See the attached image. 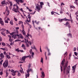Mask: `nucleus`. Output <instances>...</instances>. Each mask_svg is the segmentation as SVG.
Returning <instances> with one entry per match:
<instances>
[{"mask_svg": "<svg viewBox=\"0 0 78 78\" xmlns=\"http://www.w3.org/2000/svg\"><path fill=\"white\" fill-rule=\"evenodd\" d=\"M27 56V58H28L29 57L30 59H31V56L30 55H28V56Z\"/></svg>", "mask_w": 78, "mask_h": 78, "instance_id": "nucleus-55", "label": "nucleus"}, {"mask_svg": "<svg viewBox=\"0 0 78 78\" xmlns=\"http://www.w3.org/2000/svg\"><path fill=\"white\" fill-rule=\"evenodd\" d=\"M65 20V19L64 18L63 19H58V21L60 22H62L63 21V20Z\"/></svg>", "mask_w": 78, "mask_h": 78, "instance_id": "nucleus-20", "label": "nucleus"}, {"mask_svg": "<svg viewBox=\"0 0 78 78\" xmlns=\"http://www.w3.org/2000/svg\"><path fill=\"white\" fill-rule=\"evenodd\" d=\"M9 33V30H6V34H8Z\"/></svg>", "mask_w": 78, "mask_h": 78, "instance_id": "nucleus-57", "label": "nucleus"}, {"mask_svg": "<svg viewBox=\"0 0 78 78\" xmlns=\"http://www.w3.org/2000/svg\"><path fill=\"white\" fill-rule=\"evenodd\" d=\"M13 38L15 39H16V38H17V34H16V35H14Z\"/></svg>", "mask_w": 78, "mask_h": 78, "instance_id": "nucleus-30", "label": "nucleus"}, {"mask_svg": "<svg viewBox=\"0 0 78 78\" xmlns=\"http://www.w3.org/2000/svg\"><path fill=\"white\" fill-rule=\"evenodd\" d=\"M35 23H36V24H37V25H38L39 24V21L37 22L36 21H35Z\"/></svg>", "mask_w": 78, "mask_h": 78, "instance_id": "nucleus-54", "label": "nucleus"}, {"mask_svg": "<svg viewBox=\"0 0 78 78\" xmlns=\"http://www.w3.org/2000/svg\"><path fill=\"white\" fill-rule=\"evenodd\" d=\"M41 62H42V63H43V58H41Z\"/></svg>", "mask_w": 78, "mask_h": 78, "instance_id": "nucleus-45", "label": "nucleus"}, {"mask_svg": "<svg viewBox=\"0 0 78 78\" xmlns=\"http://www.w3.org/2000/svg\"><path fill=\"white\" fill-rule=\"evenodd\" d=\"M44 54H45V59L46 60H47V56H46V52H45Z\"/></svg>", "mask_w": 78, "mask_h": 78, "instance_id": "nucleus-60", "label": "nucleus"}, {"mask_svg": "<svg viewBox=\"0 0 78 78\" xmlns=\"http://www.w3.org/2000/svg\"><path fill=\"white\" fill-rule=\"evenodd\" d=\"M3 66L4 67H7L8 66V62L6 61L5 62L4 64H3Z\"/></svg>", "mask_w": 78, "mask_h": 78, "instance_id": "nucleus-2", "label": "nucleus"}, {"mask_svg": "<svg viewBox=\"0 0 78 78\" xmlns=\"http://www.w3.org/2000/svg\"><path fill=\"white\" fill-rule=\"evenodd\" d=\"M9 3L10 6H12V2H9Z\"/></svg>", "mask_w": 78, "mask_h": 78, "instance_id": "nucleus-36", "label": "nucleus"}, {"mask_svg": "<svg viewBox=\"0 0 78 78\" xmlns=\"http://www.w3.org/2000/svg\"><path fill=\"white\" fill-rule=\"evenodd\" d=\"M21 25V27H22V30L24 29V25H23V24H22Z\"/></svg>", "mask_w": 78, "mask_h": 78, "instance_id": "nucleus-32", "label": "nucleus"}, {"mask_svg": "<svg viewBox=\"0 0 78 78\" xmlns=\"http://www.w3.org/2000/svg\"><path fill=\"white\" fill-rule=\"evenodd\" d=\"M0 24H1L2 26L4 25V22L2 20V19L0 18Z\"/></svg>", "mask_w": 78, "mask_h": 78, "instance_id": "nucleus-5", "label": "nucleus"}, {"mask_svg": "<svg viewBox=\"0 0 78 78\" xmlns=\"http://www.w3.org/2000/svg\"><path fill=\"white\" fill-rule=\"evenodd\" d=\"M74 54L76 56H78V53H76V52H74Z\"/></svg>", "mask_w": 78, "mask_h": 78, "instance_id": "nucleus-48", "label": "nucleus"}, {"mask_svg": "<svg viewBox=\"0 0 78 78\" xmlns=\"http://www.w3.org/2000/svg\"><path fill=\"white\" fill-rule=\"evenodd\" d=\"M1 4L2 5H4V4H6V5H7V4H6V1L5 0H4L2 1L1 2Z\"/></svg>", "mask_w": 78, "mask_h": 78, "instance_id": "nucleus-19", "label": "nucleus"}, {"mask_svg": "<svg viewBox=\"0 0 78 78\" xmlns=\"http://www.w3.org/2000/svg\"><path fill=\"white\" fill-rule=\"evenodd\" d=\"M15 51H17L18 52H19L20 50H19V48H17L16 49Z\"/></svg>", "mask_w": 78, "mask_h": 78, "instance_id": "nucleus-29", "label": "nucleus"}, {"mask_svg": "<svg viewBox=\"0 0 78 78\" xmlns=\"http://www.w3.org/2000/svg\"><path fill=\"white\" fill-rule=\"evenodd\" d=\"M74 3H75V4H76V5H78V2H77V1L75 2H74Z\"/></svg>", "mask_w": 78, "mask_h": 78, "instance_id": "nucleus-42", "label": "nucleus"}, {"mask_svg": "<svg viewBox=\"0 0 78 78\" xmlns=\"http://www.w3.org/2000/svg\"><path fill=\"white\" fill-rule=\"evenodd\" d=\"M70 17H71L70 18V21L71 23H73V20L72 19V17H71V16H70Z\"/></svg>", "mask_w": 78, "mask_h": 78, "instance_id": "nucleus-37", "label": "nucleus"}, {"mask_svg": "<svg viewBox=\"0 0 78 78\" xmlns=\"http://www.w3.org/2000/svg\"><path fill=\"white\" fill-rule=\"evenodd\" d=\"M30 67H31V64H30V63H29L28 66V68H30Z\"/></svg>", "mask_w": 78, "mask_h": 78, "instance_id": "nucleus-56", "label": "nucleus"}, {"mask_svg": "<svg viewBox=\"0 0 78 78\" xmlns=\"http://www.w3.org/2000/svg\"><path fill=\"white\" fill-rule=\"evenodd\" d=\"M64 19L65 20H66V21H67V20L68 21H70V19H66V18H65Z\"/></svg>", "mask_w": 78, "mask_h": 78, "instance_id": "nucleus-38", "label": "nucleus"}, {"mask_svg": "<svg viewBox=\"0 0 78 78\" xmlns=\"http://www.w3.org/2000/svg\"><path fill=\"white\" fill-rule=\"evenodd\" d=\"M17 36L18 37H19L18 39H20H20H23V36H22V34H21L19 35H17Z\"/></svg>", "mask_w": 78, "mask_h": 78, "instance_id": "nucleus-10", "label": "nucleus"}, {"mask_svg": "<svg viewBox=\"0 0 78 78\" xmlns=\"http://www.w3.org/2000/svg\"><path fill=\"white\" fill-rule=\"evenodd\" d=\"M33 56H34V53L32 52V57L33 58Z\"/></svg>", "mask_w": 78, "mask_h": 78, "instance_id": "nucleus-53", "label": "nucleus"}, {"mask_svg": "<svg viewBox=\"0 0 78 78\" xmlns=\"http://www.w3.org/2000/svg\"><path fill=\"white\" fill-rule=\"evenodd\" d=\"M3 53H4V54L5 55H6V56L8 55L6 53V51H5L4 52H3Z\"/></svg>", "mask_w": 78, "mask_h": 78, "instance_id": "nucleus-46", "label": "nucleus"}, {"mask_svg": "<svg viewBox=\"0 0 78 78\" xmlns=\"http://www.w3.org/2000/svg\"><path fill=\"white\" fill-rule=\"evenodd\" d=\"M13 41V40L11 38H9V42H12V41Z\"/></svg>", "mask_w": 78, "mask_h": 78, "instance_id": "nucleus-31", "label": "nucleus"}, {"mask_svg": "<svg viewBox=\"0 0 78 78\" xmlns=\"http://www.w3.org/2000/svg\"><path fill=\"white\" fill-rule=\"evenodd\" d=\"M22 32H23V35H25V30H24V29H22Z\"/></svg>", "mask_w": 78, "mask_h": 78, "instance_id": "nucleus-23", "label": "nucleus"}, {"mask_svg": "<svg viewBox=\"0 0 78 78\" xmlns=\"http://www.w3.org/2000/svg\"><path fill=\"white\" fill-rule=\"evenodd\" d=\"M68 64V62H67L66 63V65L64 66V67L63 68V72L64 73H65V72L66 71V70L67 69V64Z\"/></svg>", "mask_w": 78, "mask_h": 78, "instance_id": "nucleus-3", "label": "nucleus"}, {"mask_svg": "<svg viewBox=\"0 0 78 78\" xmlns=\"http://www.w3.org/2000/svg\"><path fill=\"white\" fill-rule=\"evenodd\" d=\"M33 51L32 50V49H30V54H31V53H32Z\"/></svg>", "mask_w": 78, "mask_h": 78, "instance_id": "nucleus-50", "label": "nucleus"}, {"mask_svg": "<svg viewBox=\"0 0 78 78\" xmlns=\"http://www.w3.org/2000/svg\"><path fill=\"white\" fill-rule=\"evenodd\" d=\"M20 71L21 73H22V72H23V69H22L20 70Z\"/></svg>", "mask_w": 78, "mask_h": 78, "instance_id": "nucleus-58", "label": "nucleus"}, {"mask_svg": "<svg viewBox=\"0 0 78 78\" xmlns=\"http://www.w3.org/2000/svg\"><path fill=\"white\" fill-rule=\"evenodd\" d=\"M41 75L42 76H41V77H42V78H44V77L45 76V74H44V72H42L41 73Z\"/></svg>", "mask_w": 78, "mask_h": 78, "instance_id": "nucleus-18", "label": "nucleus"}, {"mask_svg": "<svg viewBox=\"0 0 78 78\" xmlns=\"http://www.w3.org/2000/svg\"><path fill=\"white\" fill-rule=\"evenodd\" d=\"M10 23L12 25H13V21H12V20H11L10 21Z\"/></svg>", "mask_w": 78, "mask_h": 78, "instance_id": "nucleus-26", "label": "nucleus"}, {"mask_svg": "<svg viewBox=\"0 0 78 78\" xmlns=\"http://www.w3.org/2000/svg\"><path fill=\"white\" fill-rule=\"evenodd\" d=\"M64 25L66 26V27H68L70 29L71 28V26L70 25V24L69 23V22H66V24H64Z\"/></svg>", "mask_w": 78, "mask_h": 78, "instance_id": "nucleus-4", "label": "nucleus"}, {"mask_svg": "<svg viewBox=\"0 0 78 78\" xmlns=\"http://www.w3.org/2000/svg\"><path fill=\"white\" fill-rule=\"evenodd\" d=\"M24 40H25V44H27V47H29V45H28V44H27V42L28 43L29 42H28V39H27L25 38Z\"/></svg>", "mask_w": 78, "mask_h": 78, "instance_id": "nucleus-9", "label": "nucleus"}, {"mask_svg": "<svg viewBox=\"0 0 78 78\" xmlns=\"http://www.w3.org/2000/svg\"><path fill=\"white\" fill-rule=\"evenodd\" d=\"M7 16H8L9 14V10H8L7 11Z\"/></svg>", "mask_w": 78, "mask_h": 78, "instance_id": "nucleus-43", "label": "nucleus"}, {"mask_svg": "<svg viewBox=\"0 0 78 78\" xmlns=\"http://www.w3.org/2000/svg\"><path fill=\"white\" fill-rule=\"evenodd\" d=\"M76 65H77V64L72 67L73 70L74 71L75 70V69L76 67Z\"/></svg>", "mask_w": 78, "mask_h": 78, "instance_id": "nucleus-12", "label": "nucleus"}, {"mask_svg": "<svg viewBox=\"0 0 78 78\" xmlns=\"http://www.w3.org/2000/svg\"><path fill=\"white\" fill-rule=\"evenodd\" d=\"M40 5H44V3L42 2H40Z\"/></svg>", "mask_w": 78, "mask_h": 78, "instance_id": "nucleus-44", "label": "nucleus"}, {"mask_svg": "<svg viewBox=\"0 0 78 78\" xmlns=\"http://www.w3.org/2000/svg\"><path fill=\"white\" fill-rule=\"evenodd\" d=\"M64 63H65V59H64L62 62V66H64Z\"/></svg>", "mask_w": 78, "mask_h": 78, "instance_id": "nucleus-21", "label": "nucleus"}, {"mask_svg": "<svg viewBox=\"0 0 78 78\" xmlns=\"http://www.w3.org/2000/svg\"><path fill=\"white\" fill-rule=\"evenodd\" d=\"M18 24L19 25H20V24H23V22L21 21H19Z\"/></svg>", "mask_w": 78, "mask_h": 78, "instance_id": "nucleus-28", "label": "nucleus"}, {"mask_svg": "<svg viewBox=\"0 0 78 78\" xmlns=\"http://www.w3.org/2000/svg\"><path fill=\"white\" fill-rule=\"evenodd\" d=\"M76 48L75 47H74V49H73L74 51H76Z\"/></svg>", "mask_w": 78, "mask_h": 78, "instance_id": "nucleus-61", "label": "nucleus"}, {"mask_svg": "<svg viewBox=\"0 0 78 78\" xmlns=\"http://www.w3.org/2000/svg\"><path fill=\"white\" fill-rule=\"evenodd\" d=\"M24 2V1L23 0H17V4H18V5H20V3H23Z\"/></svg>", "mask_w": 78, "mask_h": 78, "instance_id": "nucleus-6", "label": "nucleus"}, {"mask_svg": "<svg viewBox=\"0 0 78 78\" xmlns=\"http://www.w3.org/2000/svg\"><path fill=\"white\" fill-rule=\"evenodd\" d=\"M20 75H21V74H20V73L18 72V76H20Z\"/></svg>", "mask_w": 78, "mask_h": 78, "instance_id": "nucleus-51", "label": "nucleus"}, {"mask_svg": "<svg viewBox=\"0 0 78 78\" xmlns=\"http://www.w3.org/2000/svg\"><path fill=\"white\" fill-rule=\"evenodd\" d=\"M65 55H66V56H65V58L66 56H67V52H66L65 54H64V56H65Z\"/></svg>", "mask_w": 78, "mask_h": 78, "instance_id": "nucleus-35", "label": "nucleus"}, {"mask_svg": "<svg viewBox=\"0 0 78 78\" xmlns=\"http://www.w3.org/2000/svg\"><path fill=\"white\" fill-rule=\"evenodd\" d=\"M1 33L2 35L4 36H6V34H5V32L4 31L1 32Z\"/></svg>", "mask_w": 78, "mask_h": 78, "instance_id": "nucleus-17", "label": "nucleus"}, {"mask_svg": "<svg viewBox=\"0 0 78 78\" xmlns=\"http://www.w3.org/2000/svg\"><path fill=\"white\" fill-rule=\"evenodd\" d=\"M71 8H75V6H73V5H71L70 6Z\"/></svg>", "mask_w": 78, "mask_h": 78, "instance_id": "nucleus-64", "label": "nucleus"}, {"mask_svg": "<svg viewBox=\"0 0 78 78\" xmlns=\"http://www.w3.org/2000/svg\"><path fill=\"white\" fill-rule=\"evenodd\" d=\"M18 72L17 71H15L13 73H12V75H13V76H15V75H16V72Z\"/></svg>", "mask_w": 78, "mask_h": 78, "instance_id": "nucleus-14", "label": "nucleus"}, {"mask_svg": "<svg viewBox=\"0 0 78 78\" xmlns=\"http://www.w3.org/2000/svg\"><path fill=\"white\" fill-rule=\"evenodd\" d=\"M30 71H31V69L29 68L28 69V70H27V72H28V73H29V72H30Z\"/></svg>", "mask_w": 78, "mask_h": 78, "instance_id": "nucleus-25", "label": "nucleus"}, {"mask_svg": "<svg viewBox=\"0 0 78 78\" xmlns=\"http://www.w3.org/2000/svg\"><path fill=\"white\" fill-rule=\"evenodd\" d=\"M6 9H5V11H9V10H8V7L7 6H6Z\"/></svg>", "mask_w": 78, "mask_h": 78, "instance_id": "nucleus-34", "label": "nucleus"}, {"mask_svg": "<svg viewBox=\"0 0 78 78\" xmlns=\"http://www.w3.org/2000/svg\"><path fill=\"white\" fill-rule=\"evenodd\" d=\"M28 18V19H29V20H27V21L28 22H30V20H31V16H30V14H29L28 16H27Z\"/></svg>", "mask_w": 78, "mask_h": 78, "instance_id": "nucleus-11", "label": "nucleus"}, {"mask_svg": "<svg viewBox=\"0 0 78 78\" xmlns=\"http://www.w3.org/2000/svg\"><path fill=\"white\" fill-rule=\"evenodd\" d=\"M20 41V40H15V42H19Z\"/></svg>", "mask_w": 78, "mask_h": 78, "instance_id": "nucleus-52", "label": "nucleus"}, {"mask_svg": "<svg viewBox=\"0 0 78 78\" xmlns=\"http://www.w3.org/2000/svg\"><path fill=\"white\" fill-rule=\"evenodd\" d=\"M6 56L7 58H8V59H10V58H11V57H10V56L8 55V54L6 55Z\"/></svg>", "mask_w": 78, "mask_h": 78, "instance_id": "nucleus-22", "label": "nucleus"}, {"mask_svg": "<svg viewBox=\"0 0 78 78\" xmlns=\"http://www.w3.org/2000/svg\"><path fill=\"white\" fill-rule=\"evenodd\" d=\"M35 10L37 11L38 12H39V11H41V7L38 6H36V9H35Z\"/></svg>", "mask_w": 78, "mask_h": 78, "instance_id": "nucleus-7", "label": "nucleus"}, {"mask_svg": "<svg viewBox=\"0 0 78 78\" xmlns=\"http://www.w3.org/2000/svg\"><path fill=\"white\" fill-rule=\"evenodd\" d=\"M27 58H28V56H27L22 57V61H25V59H26Z\"/></svg>", "mask_w": 78, "mask_h": 78, "instance_id": "nucleus-8", "label": "nucleus"}, {"mask_svg": "<svg viewBox=\"0 0 78 78\" xmlns=\"http://www.w3.org/2000/svg\"><path fill=\"white\" fill-rule=\"evenodd\" d=\"M14 20L16 22H17V19L15 17H14Z\"/></svg>", "mask_w": 78, "mask_h": 78, "instance_id": "nucleus-41", "label": "nucleus"}, {"mask_svg": "<svg viewBox=\"0 0 78 78\" xmlns=\"http://www.w3.org/2000/svg\"><path fill=\"white\" fill-rule=\"evenodd\" d=\"M2 45L3 46H5L6 45V44L4 42L2 43Z\"/></svg>", "mask_w": 78, "mask_h": 78, "instance_id": "nucleus-33", "label": "nucleus"}, {"mask_svg": "<svg viewBox=\"0 0 78 78\" xmlns=\"http://www.w3.org/2000/svg\"><path fill=\"white\" fill-rule=\"evenodd\" d=\"M20 52H21V53H23V52L24 53V52L23 51V50H20Z\"/></svg>", "mask_w": 78, "mask_h": 78, "instance_id": "nucleus-47", "label": "nucleus"}, {"mask_svg": "<svg viewBox=\"0 0 78 78\" xmlns=\"http://www.w3.org/2000/svg\"><path fill=\"white\" fill-rule=\"evenodd\" d=\"M6 77H7L8 76V75L9 74V73L8 72V71H7L6 72Z\"/></svg>", "mask_w": 78, "mask_h": 78, "instance_id": "nucleus-27", "label": "nucleus"}, {"mask_svg": "<svg viewBox=\"0 0 78 78\" xmlns=\"http://www.w3.org/2000/svg\"><path fill=\"white\" fill-rule=\"evenodd\" d=\"M1 30L2 31H6V30L5 29L2 28V29H1Z\"/></svg>", "mask_w": 78, "mask_h": 78, "instance_id": "nucleus-59", "label": "nucleus"}, {"mask_svg": "<svg viewBox=\"0 0 78 78\" xmlns=\"http://www.w3.org/2000/svg\"><path fill=\"white\" fill-rule=\"evenodd\" d=\"M67 36L68 37H70L71 38H72V35L70 33L68 34Z\"/></svg>", "mask_w": 78, "mask_h": 78, "instance_id": "nucleus-15", "label": "nucleus"}, {"mask_svg": "<svg viewBox=\"0 0 78 78\" xmlns=\"http://www.w3.org/2000/svg\"><path fill=\"white\" fill-rule=\"evenodd\" d=\"M15 6L16 7V8L14 7L12 8V11H14L15 12H19V13L20 12L18 10H19V6H17V5H15Z\"/></svg>", "mask_w": 78, "mask_h": 78, "instance_id": "nucleus-1", "label": "nucleus"}, {"mask_svg": "<svg viewBox=\"0 0 78 78\" xmlns=\"http://www.w3.org/2000/svg\"><path fill=\"white\" fill-rule=\"evenodd\" d=\"M0 49H1V50H4V51H6V49H5V48H1Z\"/></svg>", "mask_w": 78, "mask_h": 78, "instance_id": "nucleus-40", "label": "nucleus"}, {"mask_svg": "<svg viewBox=\"0 0 78 78\" xmlns=\"http://www.w3.org/2000/svg\"><path fill=\"white\" fill-rule=\"evenodd\" d=\"M5 23H9V22L8 21V20H5Z\"/></svg>", "mask_w": 78, "mask_h": 78, "instance_id": "nucleus-49", "label": "nucleus"}, {"mask_svg": "<svg viewBox=\"0 0 78 78\" xmlns=\"http://www.w3.org/2000/svg\"><path fill=\"white\" fill-rule=\"evenodd\" d=\"M0 56L2 58H3L5 57V56L3 53H1L0 54Z\"/></svg>", "mask_w": 78, "mask_h": 78, "instance_id": "nucleus-16", "label": "nucleus"}, {"mask_svg": "<svg viewBox=\"0 0 78 78\" xmlns=\"http://www.w3.org/2000/svg\"><path fill=\"white\" fill-rule=\"evenodd\" d=\"M15 34V32H13L11 33H10V35H13V34Z\"/></svg>", "mask_w": 78, "mask_h": 78, "instance_id": "nucleus-39", "label": "nucleus"}, {"mask_svg": "<svg viewBox=\"0 0 78 78\" xmlns=\"http://www.w3.org/2000/svg\"><path fill=\"white\" fill-rule=\"evenodd\" d=\"M65 5V4H64V3L63 2L61 3V6H62V5Z\"/></svg>", "mask_w": 78, "mask_h": 78, "instance_id": "nucleus-62", "label": "nucleus"}, {"mask_svg": "<svg viewBox=\"0 0 78 78\" xmlns=\"http://www.w3.org/2000/svg\"><path fill=\"white\" fill-rule=\"evenodd\" d=\"M15 33H16L17 36V35L19 34V31H18V30H16L15 32Z\"/></svg>", "mask_w": 78, "mask_h": 78, "instance_id": "nucleus-24", "label": "nucleus"}, {"mask_svg": "<svg viewBox=\"0 0 78 78\" xmlns=\"http://www.w3.org/2000/svg\"><path fill=\"white\" fill-rule=\"evenodd\" d=\"M51 14L52 15H53V14H54V15H56V14H58V15H59V14L58 13H57L56 12H51Z\"/></svg>", "mask_w": 78, "mask_h": 78, "instance_id": "nucleus-13", "label": "nucleus"}, {"mask_svg": "<svg viewBox=\"0 0 78 78\" xmlns=\"http://www.w3.org/2000/svg\"><path fill=\"white\" fill-rule=\"evenodd\" d=\"M0 75H3V72H2V71L0 72Z\"/></svg>", "mask_w": 78, "mask_h": 78, "instance_id": "nucleus-63", "label": "nucleus"}]
</instances>
